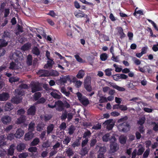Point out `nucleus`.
Returning <instances> with one entry per match:
<instances>
[{
	"label": "nucleus",
	"mask_w": 158,
	"mask_h": 158,
	"mask_svg": "<svg viewBox=\"0 0 158 158\" xmlns=\"http://www.w3.org/2000/svg\"><path fill=\"white\" fill-rule=\"evenodd\" d=\"M22 53L19 51H16L12 55L10 58L15 60V62H12L10 64L9 69H19L23 67V66L19 61L23 58Z\"/></svg>",
	"instance_id": "obj_1"
},
{
	"label": "nucleus",
	"mask_w": 158,
	"mask_h": 158,
	"mask_svg": "<svg viewBox=\"0 0 158 158\" xmlns=\"http://www.w3.org/2000/svg\"><path fill=\"white\" fill-rule=\"evenodd\" d=\"M28 88V86L25 84H22L19 88L15 90V97L13 98L11 101L13 102L18 104L21 101L22 99L21 97L24 94L23 89Z\"/></svg>",
	"instance_id": "obj_2"
},
{
	"label": "nucleus",
	"mask_w": 158,
	"mask_h": 158,
	"mask_svg": "<svg viewBox=\"0 0 158 158\" xmlns=\"http://www.w3.org/2000/svg\"><path fill=\"white\" fill-rule=\"evenodd\" d=\"M118 123V128L120 131L125 132L129 130L130 126L126 122V119L124 118L119 119Z\"/></svg>",
	"instance_id": "obj_3"
},
{
	"label": "nucleus",
	"mask_w": 158,
	"mask_h": 158,
	"mask_svg": "<svg viewBox=\"0 0 158 158\" xmlns=\"http://www.w3.org/2000/svg\"><path fill=\"white\" fill-rule=\"evenodd\" d=\"M102 140L104 142H107L110 140L111 142H115L116 139L111 133H107L102 137Z\"/></svg>",
	"instance_id": "obj_4"
},
{
	"label": "nucleus",
	"mask_w": 158,
	"mask_h": 158,
	"mask_svg": "<svg viewBox=\"0 0 158 158\" xmlns=\"http://www.w3.org/2000/svg\"><path fill=\"white\" fill-rule=\"evenodd\" d=\"M46 56L48 60L47 61V64L44 65V68L45 69H50L52 68V65L54 63V62L51 58L50 56V53L48 51H46Z\"/></svg>",
	"instance_id": "obj_5"
},
{
	"label": "nucleus",
	"mask_w": 158,
	"mask_h": 158,
	"mask_svg": "<svg viewBox=\"0 0 158 158\" xmlns=\"http://www.w3.org/2000/svg\"><path fill=\"white\" fill-rule=\"evenodd\" d=\"M115 122L113 119H110L108 120L104 123L103 124L106 126L107 129L108 130L112 129L114 125Z\"/></svg>",
	"instance_id": "obj_6"
},
{
	"label": "nucleus",
	"mask_w": 158,
	"mask_h": 158,
	"mask_svg": "<svg viewBox=\"0 0 158 158\" xmlns=\"http://www.w3.org/2000/svg\"><path fill=\"white\" fill-rule=\"evenodd\" d=\"M0 57L3 56L5 52V50L2 48L7 45V43L3 39L0 40Z\"/></svg>",
	"instance_id": "obj_7"
},
{
	"label": "nucleus",
	"mask_w": 158,
	"mask_h": 158,
	"mask_svg": "<svg viewBox=\"0 0 158 158\" xmlns=\"http://www.w3.org/2000/svg\"><path fill=\"white\" fill-rule=\"evenodd\" d=\"M90 81L89 77H87L85 80L84 82V87L86 89L89 91L92 90L91 87L90 85Z\"/></svg>",
	"instance_id": "obj_8"
},
{
	"label": "nucleus",
	"mask_w": 158,
	"mask_h": 158,
	"mask_svg": "<svg viewBox=\"0 0 158 158\" xmlns=\"http://www.w3.org/2000/svg\"><path fill=\"white\" fill-rule=\"evenodd\" d=\"M32 92L34 93L40 90V84L38 82H33L31 84Z\"/></svg>",
	"instance_id": "obj_9"
},
{
	"label": "nucleus",
	"mask_w": 158,
	"mask_h": 158,
	"mask_svg": "<svg viewBox=\"0 0 158 158\" xmlns=\"http://www.w3.org/2000/svg\"><path fill=\"white\" fill-rule=\"evenodd\" d=\"M50 94L55 98L59 99L60 98L61 94L57 90L53 89L51 92Z\"/></svg>",
	"instance_id": "obj_10"
},
{
	"label": "nucleus",
	"mask_w": 158,
	"mask_h": 158,
	"mask_svg": "<svg viewBox=\"0 0 158 158\" xmlns=\"http://www.w3.org/2000/svg\"><path fill=\"white\" fill-rule=\"evenodd\" d=\"M11 117L8 115L3 116L1 118V121L4 124L9 123L11 121Z\"/></svg>",
	"instance_id": "obj_11"
},
{
	"label": "nucleus",
	"mask_w": 158,
	"mask_h": 158,
	"mask_svg": "<svg viewBox=\"0 0 158 158\" xmlns=\"http://www.w3.org/2000/svg\"><path fill=\"white\" fill-rule=\"evenodd\" d=\"M24 133L23 130L21 128H19L16 131L14 135L16 138H20L23 135Z\"/></svg>",
	"instance_id": "obj_12"
},
{
	"label": "nucleus",
	"mask_w": 158,
	"mask_h": 158,
	"mask_svg": "<svg viewBox=\"0 0 158 158\" xmlns=\"http://www.w3.org/2000/svg\"><path fill=\"white\" fill-rule=\"evenodd\" d=\"M55 107H56L57 110L61 111L63 109V104L60 101H58L55 102Z\"/></svg>",
	"instance_id": "obj_13"
},
{
	"label": "nucleus",
	"mask_w": 158,
	"mask_h": 158,
	"mask_svg": "<svg viewBox=\"0 0 158 158\" xmlns=\"http://www.w3.org/2000/svg\"><path fill=\"white\" fill-rule=\"evenodd\" d=\"M112 143L110 144V150L112 152H114L118 149L119 146L118 144L115 143V142Z\"/></svg>",
	"instance_id": "obj_14"
},
{
	"label": "nucleus",
	"mask_w": 158,
	"mask_h": 158,
	"mask_svg": "<svg viewBox=\"0 0 158 158\" xmlns=\"http://www.w3.org/2000/svg\"><path fill=\"white\" fill-rule=\"evenodd\" d=\"M74 14L77 18H82L84 17L85 14L82 11L80 10H77L74 11Z\"/></svg>",
	"instance_id": "obj_15"
},
{
	"label": "nucleus",
	"mask_w": 158,
	"mask_h": 158,
	"mask_svg": "<svg viewBox=\"0 0 158 158\" xmlns=\"http://www.w3.org/2000/svg\"><path fill=\"white\" fill-rule=\"evenodd\" d=\"M9 95L7 93H4L0 94V101H5L7 100L9 98Z\"/></svg>",
	"instance_id": "obj_16"
},
{
	"label": "nucleus",
	"mask_w": 158,
	"mask_h": 158,
	"mask_svg": "<svg viewBox=\"0 0 158 158\" xmlns=\"http://www.w3.org/2000/svg\"><path fill=\"white\" fill-rule=\"evenodd\" d=\"M35 108L34 106H31L28 110L27 113L28 115H34L35 114Z\"/></svg>",
	"instance_id": "obj_17"
},
{
	"label": "nucleus",
	"mask_w": 158,
	"mask_h": 158,
	"mask_svg": "<svg viewBox=\"0 0 158 158\" xmlns=\"http://www.w3.org/2000/svg\"><path fill=\"white\" fill-rule=\"evenodd\" d=\"M33 136L34 134L31 132L29 131L25 134L24 139L26 141L29 140L31 139Z\"/></svg>",
	"instance_id": "obj_18"
},
{
	"label": "nucleus",
	"mask_w": 158,
	"mask_h": 158,
	"mask_svg": "<svg viewBox=\"0 0 158 158\" xmlns=\"http://www.w3.org/2000/svg\"><path fill=\"white\" fill-rule=\"evenodd\" d=\"M109 84L110 85H111V86L113 88L116 89L118 90L119 91H123L125 90V89L124 88L118 86V85H116L115 84H113L111 82Z\"/></svg>",
	"instance_id": "obj_19"
},
{
	"label": "nucleus",
	"mask_w": 158,
	"mask_h": 158,
	"mask_svg": "<svg viewBox=\"0 0 158 158\" xmlns=\"http://www.w3.org/2000/svg\"><path fill=\"white\" fill-rule=\"evenodd\" d=\"M26 116L24 115H21L17 119L16 121V123L18 124H21L23 123L26 121Z\"/></svg>",
	"instance_id": "obj_20"
},
{
	"label": "nucleus",
	"mask_w": 158,
	"mask_h": 158,
	"mask_svg": "<svg viewBox=\"0 0 158 158\" xmlns=\"http://www.w3.org/2000/svg\"><path fill=\"white\" fill-rule=\"evenodd\" d=\"M25 145L23 143H20L17 145V149L19 152H21L25 148Z\"/></svg>",
	"instance_id": "obj_21"
},
{
	"label": "nucleus",
	"mask_w": 158,
	"mask_h": 158,
	"mask_svg": "<svg viewBox=\"0 0 158 158\" xmlns=\"http://www.w3.org/2000/svg\"><path fill=\"white\" fill-rule=\"evenodd\" d=\"M40 76H46L48 75V71L45 70H41L37 73Z\"/></svg>",
	"instance_id": "obj_22"
},
{
	"label": "nucleus",
	"mask_w": 158,
	"mask_h": 158,
	"mask_svg": "<svg viewBox=\"0 0 158 158\" xmlns=\"http://www.w3.org/2000/svg\"><path fill=\"white\" fill-rule=\"evenodd\" d=\"M15 146L14 144H12L10 146L8 150V154L10 156H12L14 152Z\"/></svg>",
	"instance_id": "obj_23"
},
{
	"label": "nucleus",
	"mask_w": 158,
	"mask_h": 158,
	"mask_svg": "<svg viewBox=\"0 0 158 158\" xmlns=\"http://www.w3.org/2000/svg\"><path fill=\"white\" fill-rule=\"evenodd\" d=\"M127 138L126 136L121 135L119 138V140L120 143L122 144L125 143Z\"/></svg>",
	"instance_id": "obj_24"
},
{
	"label": "nucleus",
	"mask_w": 158,
	"mask_h": 158,
	"mask_svg": "<svg viewBox=\"0 0 158 158\" xmlns=\"http://www.w3.org/2000/svg\"><path fill=\"white\" fill-rule=\"evenodd\" d=\"M13 108V106H12L10 103H7L5 105L4 109L5 110L9 111L11 110Z\"/></svg>",
	"instance_id": "obj_25"
},
{
	"label": "nucleus",
	"mask_w": 158,
	"mask_h": 158,
	"mask_svg": "<svg viewBox=\"0 0 158 158\" xmlns=\"http://www.w3.org/2000/svg\"><path fill=\"white\" fill-rule=\"evenodd\" d=\"M85 74V72L82 70H81L79 71L78 74L77 75V77L78 78H82L84 77Z\"/></svg>",
	"instance_id": "obj_26"
},
{
	"label": "nucleus",
	"mask_w": 158,
	"mask_h": 158,
	"mask_svg": "<svg viewBox=\"0 0 158 158\" xmlns=\"http://www.w3.org/2000/svg\"><path fill=\"white\" fill-rule=\"evenodd\" d=\"M80 102L84 106H87L89 104V101L87 98L85 97L82 98L81 100L80 101Z\"/></svg>",
	"instance_id": "obj_27"
},
{
	"label": "nucleus",
	"mask_w": 158,
	"mask_h": 158,
	"mask_svg": "<svg viewBox=\"0 0 158 158\" xmlns=\"http://www.w3.org/2000/svg\"><path fill=\"white\" fill-rule=\"evenodd\" d=\"M31 44H26L23 46L21 48V50L24 51L28 50L31 47Z\"/></svg>",
	"instance_id": "obj_28"
},
{
	"label": "nucleus",
	"mask_w": 158,
	"mask_h": 158,
	"mask_svg": "<svg viewBox=\"0 0 158 158\" xmlns=\"http://www.w3.org/2000/svg\"><path fill=\"white\" fill-rule=\"evenodd\" d=\"M6 137H4L3 136H2L0 139V147L6 144V142H5Z\"/></svg>",
	"instance_id": "obj_29"
},
{
	"label": "nucleus",
	"mask_w": 158,
	"mask_h": 158,
	"mask_svg": "<svg viewBox=\"0 0 158 158\" xmlns=\"http://www.w3.org/2000/svg\"><path fill=\"white\" fill-rule=\"evenodd\" d=\"M28 156V153L27 152H24L20 153L18 156L19 158H26Z\"/></svg>",
	"instance_id": "obj_30"
},
{
	"label": "nucleus",
	"mask_w": 158,
	"mask_h": 158,
	"mask_svg": "<svg viewBox=\"0 0 158 158\" xmlns=\"http://www.w3.org/2000/svg\"><path fill=\"white\" fill-rule=\"evenodd\" d=\"M139 148L138 149V152L137 154L138 155H140L142 154L144 151V148L142 147V145H140L139 146Z\"/></svg>",
	"instance_id": "obj_31"
},
{
	"label": "nucleus",
	"mask_w": 158,
	"mask_h": 158,
	"mask_svg": "<svg viewBox=\"0 0 158 158\" xmlns=\"http://www.w3.org/2000/svg\"><path fill=\"white\" fill-rule=\"evenodd\" d=\"M88 151V149L86 148H83L81 151L80 154L82 156H85L87 153Z\"/></svg>",
	"instance_id": "obj_32"
},
{
	"label": "nucleus",
	"mask_w": 158,
	"mask_h": 158,
	"mask_svg": "<svg viewBox=\"0 0 158 158\" xmlns=\"http://www.w3.org/2000/svg\"><path fill=\"white\" fill-rule=\"evenodd\" d=\"M32 63V56L29 55L28 56L27 58V63L29 65H31Z\"/></svg>",
	"instance_id": "obj_33"
},
{
	"label": "nucleus",
	"mask_w": 158,
	"mask_h": 158,
	"mask_svg": "<svg viewBox=\"0 0 158 158\" xmlns=\"http://www.w3.org/2000/svg\"><path fill=\"white\" fill-rule=\"evenodd\" d=\"M33 54L36 55H39L40 54V52L38 48L36 47L34 48L32 50Z\"/></svg>",
	"instance_id": "obj_34"
},
{
	"label": "nucleus",
	"mask_w": 158,
	"mask_h": 158,
	"mask_svg": "<svg viewBox=\"0 0 158 158\" xmlns=\"http://www.w3.org/2000/svg\"><path fill=\"white\" fill-rule=\"evenodd\" d=\"M54 125L53 124L50 125L47 127V132L48 134L51 133L54 128Z\"/></svg>",
	"instance_id": "obj_35"
},
{
	"label": "nucleus",
	"mask_w": 158,
	"mask_h": 158,
	"mask_svg": "<svg viewBox=\"0 0 158 158\" xmlns=\"http://www.w3.org/2000/svg\"><path fill=\"white\" fill-rule=\"evenodd\" d=\"M35 125V123L32 122H31L29 124L28 130L29 131L31 132L34 131Z\"/></svg>",
	"instance_id": "obj_36"
},
{
	"label": "nucleus",
	"mask_w": 158,
	"mask_h": 158,
	"mask_svg": "<svg viewBox=\"0 0 158 158\" xmlns=\"http://www.w3.org/2000/svg\"><path fill=\"white\" fill-rule=\"evenodd\" d=\"M44 125L42 123H39L37 127V130L38 131H40L43 129L44 127Z\"/></svg>",
	"instance_id": "obj_37"
},
{
	"label": "nucleus",
	"mask_w": 158,
	"mask_h": 158,
	"mask_svg": "<svg viewBox=\"0 0 158 158\" xmlns=\"http://www.w3.org/2000/svg\"><path fill=\"white\" fill-rule=\"evenodd\" d=\"M40 142L39 139L38 138H35L31 142V145L32 146H35L38 144Z\"/></svg>",
	"instance_id": "obj_38"
},
{
	"label": "nucleus",
	"mask_w": 158,
	"mask_h": 158,
	"mask_svg": "<svg viewBox=\"0 0 158 158\" xmlns=\"http://www.w3.org/2000/svg\"><path fill=\"white\" fill-rule=\"evenodd\" d=\"M67 81L65 79V78L64 77L63 78H60L58 82V84L62 85L65 83L67 82Z\"/></svg>",
	"instance_id": "obj_39"
},
{
	"label": "nucleus",
	"mask_w": 158,
	"mask_h": 158,
	"mask_svg": "<svg viewBox=\"0 0 158 158\" xmlns=\"http://www.w3.org/2000/svg\"><path fill=\"white\" fill-rule=\"evenodd\" d=\"M19 80V78L17 77H11L9 79V81L11 83L15 82Z\"/></svg>",
	"instance_id": "obj_40"
},
{
	"label": "nucleus",
	"mask_w": 158,
	"mask_h": 158,
	"mask_svg": "<svg viewBox=\"0 0 158 158\" xmlns=\"http://www.w3.org/2000/svg\"><path fill=\"white\" fill-rule=\"evenodd\" d=\"M50 74L52 76H57L59 75V73L56 71L52 70L50 72Z\"/></svg>",
	"instance_id": "obj_41"
},
{
	"label": "nucleus",
	"mask_w": 158,
	"mask_h": 158,
	"mask_svg": "<svg viewBox=\"0 0 158 158\" xmlns=\"http://www.w3.org/2000/svg\"><path fill=\"white\" fill-rule=\"evenodd\" d=\"M66 152L68 156H72L73 154L72 150L70 148H69L68 149H66Z\"/></svg>",
	"instance_id": "obj_42"
},
{
	"label": "nucleus",
	"mask_w": 158,
	"mask_h": 158,
	"mask_svg": "<svg viewBox=\"0 0 158 158\" xmlns=\"http://www.w3.org/2000/svg\"><path fill=\"white\" fill-rule=\"evenodd\" d=\"M132 60L134 63L136 65H139L141 64V61L135 57H133Z\"/></svg>",
	"instance_id": "obj_43"
},
{
	"label": "nucleus",
	"mask_w": 158,
	"mask_h": 158,
	"mask_svg": "<svg viewBox=\"0 0 158 158\" xmlns=\"http://www.w3.org/2000/svg\"><path fill=\"white\" fill-rule=\"evenodd\" d=\"M107 55L106 53H103L100 55L101 59L102 61H105L107 59Z\"/></svg>",
	"instance_id": "obj_44"
},
{
	"label": "nucleus",
	"mask_w": 158,
	"mask_h": 158,
	"mask_svg": "<svg viewBox=\"0 0 158 158\" xmlns=\"http://www.w3.org/2000/svg\"><path fill=\"white\" fill-rule=\"evenodd\" d=\"M145 120V118L144 117H141L138 121V123L141 126L144 123Z\"/></svg>",
	"instance_id": "obj_45"
},
{
	"label": "nucleus",
	"mask_w": 158,
	"mask_h": 158,
	"mask_svg": "<svg viewBox=\"0 0 158 158\" xmlns=\"http://www.w3.org/2000/svg\"><path fill=\"white\" fill-rule=\"evenodd\" d=\"M51 145V143L50 142L47 141L44 143L42 146L43 148H47L50 147Z\"/></svg>",
	"instance_id": "obj_46"
},
{
	"label": "nucleus",
	"mask_w": 158,
	"mask_h": 158,
	"mask_svg": "<svg viewBox=\"0 0 158 158\" xmlns=\"http://www.w3.org/2000/svg\"><path fill=\"white\" fill-rule=\"evenodd\" d=\"M112 70L111 69H107L105 70V72L106 75L107 76H110L111 74V71Z\"/></svg>",
	"instance_id": "obj_47"
},
{
	"label": "nucleus",
	"mask_w": 158,
	"mask_h": 158,
	"mask_svg": "<svg viewBox=\"0 0 158 158\" xmlns=\"http://www.w3.org/2000/svg\"><path fill=\"white\" fill-rule=\"evenodd\" d=\"M91 134V133L89 131H87L85 132L83 136V138L88 139V138L90 135Z\"/></svg>",
	"instance_id": "obj_48"
},
{
	"label": "nucleus",
	"mask_w": 158,
	"mask_h": 158,
	"mask_svg": "<svg viewBox=\"0 0 158 158\" xmlns=\"http://www.w3.org/2000/svg\"><path fill=\"white\" fill-rule=\"evenodd\" d=\"M152 124L153 126V130L155 131H158V123L154 122Z\"/></svg>",
	"instance_id": "obj_49"
},
{
	"label": "nucleus",
	"mask_w": 158,
	"mask_h": 158,
	"mask_svg": "<svg viewBox=\"0 0 158 158\" xmlns=\"http://www.w3.org/2000/svg\"><path fill=\"white\" fill-rule=\"evenodd\" d=\"M74 57L77 61L80 63L83 62V60L78 55H76Z\"/></svg>",
	"instance_id": "obj_50"
},
{
	"label": "nucleus",
	"mask_w": 158,
	"mask_h": 158,
	"mask_svg": "<svg viewBox=\"0 0 158 158\" xmlns=\"http://www.w3.org/2000/svg\"><path fill=\"white\" fill-rule=\"evenodd\" d=\"M28 150L30 152H35L37 151V148L36 147H31L28 149Z\"/></svg>",
	"instance_id": "obj_51"
},
{
	"label": "nucleus",
	"mask_w": 158,
	"mask_h": 158,
	"mask_svg": "<svg viewBox=\"0 0 158 158\" xmlns=\"http://www.w3.org/2000/svg\"><path fill=\"white\" fill-rule=\"evenodd\" d=\"M82 83L80 81H77L75 82V86L76 87L79 88L81 86Z\"/></svg>",
	"instance_id": "obj_52"
},
{
	"label": "nucleus",
	"mask_w": 158,
	"mask_h": 158,
	"mask_svg": "<svg viewBox=\"0 0 158 158\" xmlns=\"http://www.w3.org/2000/svg\"><path fill=\"white\" fill-rule=\"evenodd\" d=\"M41 96V94L40 92H37L35 93L34 96V99L35 100L38 99Z\"/></svg>",
	"instance_id": "obj_53"
},
{
	"label": "nucleus",
	"mask_w": 158,
	"mask_h": 158,
	"mask_svg": "<svg viewBox=\"0 0 158 158\" xmlns=\"http://www.w3.org/2000/svg\"><path fill=\"white\" fill-rule=\"evenodd\" d=\"M149 149H147L146 150L143 154V158H146L148 157L149 153Z\"/></svg>",
	"instance_id": "obj_54"
},
{
	"label": "nucleus",
	"mask_w": 158,
	"mask_h": 158,
	"mask_svg": "<svg viewBox=\"0 0 158 158\" xmlns=\"http://www.w3.org/2000/svg\"><path fill=\"white\" fill-rule=\"evenodd\" d=\"M118 31L121 35V37H124L125 36V35L123 32V31L122 28L119 27L118 28Z\"/></svg>",
	"instance_id": "obj_55"
},
{
	"label": "nucleus",
	"mask_w": 158,
	"mask_h": 158,
	"mask_svg": "<svg viewBox=\"0 0 158 158\" xmlns=\"http://www.w3.org/2000/svg\"><path fill=\"white\" fill-rule=\"evenodd\" d=\"M107 102V99L106 98L104 97H102L100 98L99 100V102L100 103H103Z\"/></svg>",
	"instance_id": "obj_56"
},
{
	"label": "nucleus",
	"mask_w": 158,
	"mask_h": 158,
	"mask_svg": "<svg viewBox=\"0 0 158 158\" xmlns=\"http://www.w3.org/2000/svg\"><path fill=\"white\" fill-rule=\"evenodd\" d=\"M148 21L158 31V28L157 27L156 24L153 21L150 19H148Z\"/></svg>",
	"instance_id": "obj_57"
},
{
	"label": "nucleus",
	"mask_w": 158,
	"mask_h": 158,
	"mask_svg": "<svg viewBox=\"0 0 158 158\" xmlns=\"http://www.w3.org/2000/svg\"><path fill=\"white\" fill-rule=\"evenodd\" d=\"M70 139L68 137H66L63 141V143L64 144H68L70 141Z\"/></svg>",
	"instance_id": "obj_58"
},
{
	"label": "nucleus",
	"mask_w": 158,
	"mask_h": 158,
	"mask_svg": "<svg viewBox=\"0 0 158 158\" xmlns=\"http://www.w3.org/2000/svg\"><path fill=\"white\" fill-rule=\"evenodd\" d=\"M114 79L116 81H118L120 79V74H116L113 76Z\"/></svg>",
	"instance_id": "obj_59"
},
{
	"label": "nucleus",
	"mask_w": 158,
	"mask_h": 158,
	"mask_svg": "<svg viewBox=\"0 0 158 158\" xmlns=\"http://www.w3.org/2000/svg\"><path fill=\"white\" fill-rule=\"evenodd\" d=\"M25 112V110L23 109H21L18 110L17 114L21 116L23 115L22 114H23Z\"/></svg>",
	"instance_id": "obj_60"
},
{
	"label": "nucleus",
	"mask_w": 158,
	"mask_h": 158,
	"mask_svg": "<svg viewBox=\"0 0 158 158\" xmlns=\"http://www.w3.org/2000/svg\"><path fill=\"white\" fill-rule=\"evenodd\" d=\"M101 128V125L100 124H97L95 125L92 127L93 129L95 130H98L100 129Z\"/></svg>",
	"instance_id": "obj_61"
},
{
	"label": "nucleus",
	"mask_w": 158,
	"mask_h": 158,
	"mask_svg": "<svg viewBox=\"0 0 158 158\" xmlns=\"http://www.w3.org/2000/svg\"><path fill=\"white\" fill-rule=\"evenodd\" d=\"M106 151V149L104 147H101L100 148L99 153H103V154Z\"/></svg>",
	"instance_id": "obj_62"
},
{
	"label": "nucleus",
	"mask_w": 158,
	"mask_h": 158,
	"mask_svg": "<svg viewBox=\"0 0 158 158\" xmlns=\"http://www.w3.org/2000/svg\"><path fill=\"white\" fill-rule=\"evenodd\" d=\"M111 115L114 117L120 115L119 113L116 111H113L111 113Z\"/></svg>",
	"instance_id": "obj_63"
},
{
	"label": "nucleus",
	"mask_w": 158,
	"mask_h": 158,
	"mask_svg": "<svg viewBox=\"0 0 158 158\" xmlns=\"http://www.w3.org/2000/svg\"><path fill=\"white\" fill-rule=\"evenodd\" d=\"M119 109L125 111L127 110V107L126 106L120 105Z\"/></svg>",
	"instance_id": "obj_64"
}]
</instances>
